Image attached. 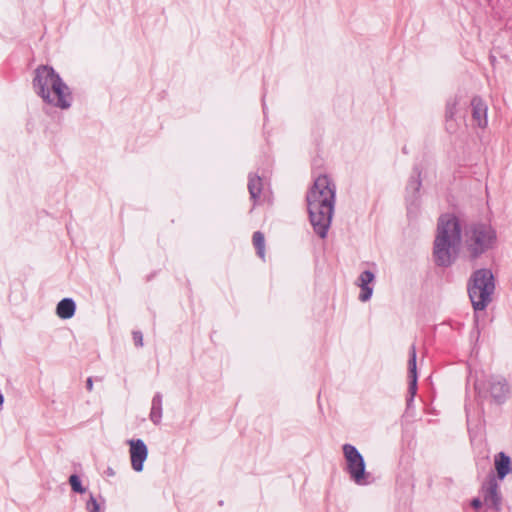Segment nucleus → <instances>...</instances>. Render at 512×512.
Segmentation results:
<instances>
[{"mask_svg": "<svg viewBox=\"0 0 512 512\" xmlns=\"http://www.w3.org/2000/svg\"><path fill=\"white\" fill-rule=\"evenodd\" d=\"M495 468L499 479H504L512 472V462L508 455L500 452L495 456Z\"/></svg>", "mask_w": 512, "mask_h": 512, "instance_id": "obj_13", "label": "nucleus"}, {"mask_svg": "<svg viewBox=\"0 0 512 512\" xmlns=\"http://www.w3.org/2000/svg\"><path fill=\"white\" fill-rule=\"evenodd\" d=\"M490 58H491L492 62H495V57L494 56H491Z\"/></svg>", "mask_w": 512, "mask_h": 512, "instance_id": "obj_25", "label": "nucleus"}, {"mask_svg": "<svg viewBox=\"0 0 512 512\" xmlns=\"http://www.w3.org/2000/svg\"><path fill=\"white\" fill-rule=\"evenodd\" d=\"M484 502H482L479 498H474L472 501H471V506L475 509H479L482 504Z\"/></svg>", "mask_w": 512, "mask_h": 512, "instance_id": "obj_22", "label": "nucleus"}, {"mask_svg": "<svg viewBox=\"0 0 512 512\" xmlns=\"http://www.w3.org/2000/svg\"><path fill=\"white\" fill-rule=\"evenodd\" d=\"M335 202V182L326 174L319 175L306 193V203L310 223L321 239L327 237L334 215Z\"/></svg>", "mask_w": 512, "mask_h": 512, "instance_id": "obj_1", "label": "nucleus"}, {"mask_svg": "<svg viewBox=\"0 0 512 512\" xmlns=\"http://www.w3.org/2000/svg\"><path fill=\"white\" fill-rule=\"evenodd\" d=\"M408 377H417L416 347L412 345L409 351Z\"/></svg>", "mask_w": 512, "mask_h": 512, "instance_id": "obj_17", "label": "nucleus"}, {"mask_svg": "<svg viewBox=\"0 0 512 512\" xmlns=\"http://www.w3.org/2000/svg\"><path fill=\"white\" fill-rule=\"evenodd\" d=\"M457 106H458V101L456 98L450 99L446 103V107H445L446 130L450 133L456 132L457 128H458V125L455 121Z\"/></svg>", "mask_w": 512, "mask_h": 512, "instance_id": "obj_12", "label": "nucleus"}, {"mask_svg": "<svg viewBox=\"0 0 512 512\" xmlns=\"http://www.w3.org/2000/svg\"><path fill=\"white\" fill-rule=\"evenodd\" d=\"M3 401H4V398H3V396L0 394V406L3 404Z\"/></svg>", "mask_w": 512, "mask_h": 512, "instance_id": "obj_24", "label": "nucleus"}, {"mask_svg": "<svg viewBox=\"0 0 512 512\" xmlns=\"http://www.w3.org/2000/svg\"><path fill=\"white\" fill-rule=\"evenodd\" d=\"M128 444L130 446V459L132 468L140 472L143 470V463L147 459L148 449L145 443L140 440H129Z\"/></svg>", "mask_w": 512, "mask_h": 512, "instance_id": "obj_8", "label": "nucleus"}, {"mask_svg": "<svg viewBox=\"0 0 512 512\" xmlns=\"http://www.w3.org/2000/svg\"><path fill=\"white\" fill-rule=\"evenodd\" d=\"M86 507L89 512L99 511V504L93 496H91L90 499L87 501Z\"/></svg>", "mask_w": 512, "mask_h": 512, "instance_id": "obj_20", "label": "nucleus"}, {"mask_svg": "<svg viewBox=\"0 0 512 512\" xmlns=\"http://www.w3.org/2000/svg\"><path fill=\"white\" fill-rule=\"evenodd\" d=\"M248 190L254 204H258L263 190V180L256 174H250L248 179Z\"/></svg>", "mask_w": 512, "mask_h": 512, "instance_id": "obj_14", "label": "nucleus"}, {"mask_svg": "<svg viewBox=\"0 0 512 512\" xmlns=\"http://www.w3.org/2000/svg\"><path fill=\"white\" fill-rule=\"evenodd\" d=\"M475 388L479 394L489 395L496 404H503L510 394V386L501 376H491L485 382L477 384Z\"/></svg>", "mask_w": 512, "mask_h": 512, "instance_id": "obj_7", "label": "nucleus"}, {"mask_svg": "<svg viewBox=\"0 0 512 512\" xmlns=\"http://www.w3.org/2000/svg\"><path fill=\"white\" fill-rule=\"evenodd\" d=\"M34 86L38 93L49 104L66 109L71 104V92L53 68L40 66L36 69Z\"/></svg>", "mask_w": 512, "mask_h": 512, "instance_id": "obj_3", "label": "nucleus"}, {"mask_svg": "<svg viewBox=\"0 0 512 512\" xmlns=\"http://www.w3.org/2000/svg\"><path fill=\"white\" fill-rule=\"evenodd\" d=\"M375 279L374 274L369 271H363L358 278V286L361 288V292L359 294V300L362 302L368 301L373 293V288L370 286Z\"/></svg>", "mask_w": 512, "mask_h": 512, "instance_id": "obj_11", "label": "nucleus"}, {"mask_svg": "<svg viewBox=\"0 0 512 512\" xmlns=\"http://www.w3.org/2000/svg\"><path fill=\"white\" fill-rule=\"evenodd\" d=\"M462 226L453 213L439 216L433 243V258L437 266L449 267L457 258L461 244Z\"/></svg>", "mask_w": 512, "mask_h": 512, "instance_id": "obj_2", "label": "nucleus"}, {"mask_svg": "<svg viewBox=\"0 0 512 512\" xmlns=\"http://www.w3.org/2000/svg\"><path fill=\"white\" fill-rule=\"evenodd\" d=\"M483 502L485 505L493 508L496 511L500 510L501 496L498 491V484L494 477H492L486 486L482 488Z\"/></svg>", "mask_w": 512, "mask_h": 512, "instance_id": "obj_9", "label": "nucleus"}, {"mask_svg": "<svg viewBox=\"0 0 512 512\" xmlns=\"http://www.w3.org/2000/svg\"><path fill=\"white\" fill-rule=\"evenodd\" d=\"M133 339L137 346L143 345V336L140 332H134L133 333Z\"/></svg>", "mask_w": 512, "mask_h": 512, "instance_id": "obj_21", "label": "nucleus"}, {"mask_svg": "<svg viewBox=\"0 0 512 512\" xmlns=\"http://www.w3.org/2000/svg\"><path fill=\"white\" fill-rule=\"evenodd\" d=\"M342 449L347 464L346 471L350 478L358 485L367 484L363 456L357 448L351 444H344Z\"/></svg>", "mask_w": 512, "mask_h": 512, "instance_id": "obj_6", "label": "nucleus"}, {"mask_svg": "<svg viewBox=\"0 0 512 512\" xmlns=\"http://www.w3.org/2000/svg\"><path fill=\"white\" fill-rule=\"evenodd\" d=\"M472 119L474 123L480 128H486L488 124L487 119V105L479 96H474L471 100Z\"/></svg>", "mask_w": 512, "mask_h": 512, "instance_id": "obj_10", "label": "nucleus"}, {"mask_svg": "<svg viewBox=\"0 0 512 512\" xmlns=\"http://www.w3.org/2000/svg\"><path fill=\"white\" fill-rule=\"evenodd\" d=\"M92 387H93L92 379L88 378V380H87V388H88V390L91 391Z\"/></svg>", "mask_w": 512, "mask_h": 512, "instance_id": "obj_23", "label": "nucleus"}, {"mask_svg": "<svg viewBox=\"0 0 512 512\" xmlns=\"http://www.w3.org/2000/svg\"><path fill=\"white\" fill-rule=\"evenodd\" d=\"M497 239L496 230L488 223H471L464 228V246L471 259L494 249Z\"/></svg>", "mask_w": 512, "mask_h": 512, "instance_id": "obj_4", "label": "nucleus"}, {"mask_svg": "<svg viewBox=\"0 0 512 512\" xmlns=\"http://www.w3.org/2000/svg\"><path fill=\"white\" fill-rule=\"evenodd\" d=\"M409 378V386H408V398L406 399L407 406L409 407L414 400V397L417 392V377H408Z\"/></svg>", "mask_w": 512, "mask_h": 512, "instance_id": "obj_18", "label": "nucleus"}, {"mask_svg": "<svg viewBox=\"0 0 512 512\" xmlns=\"http://www.w3.org/2000/svg\"><path fill=\"white\" fill-rule=\"evenodd\" d=\"M468 295L476 311L484 310L492 301L495 280L490 269L481 268L473 272L468 282Z\"/></svg>", "mask_w": 512, "mask_h": 512, "instance_id": "obj_5", "label": "nucleus"}, {"mask_svg": "<svg viewBox=\"0 0 512 512\" xmlns=\"http://www.w3.org/2000/svg\"><path fill=\"white\" fill-rule=\"evenodd\" d=\"M56 313L62 319L71 318L75 313L74 302L68 298L61 300L57 305Z\"/></svg>", "mask_w": 512, "mask_h": 512, "instance_id": "obj_15", "label": "nucleus"}, {"mask_svg": "<svg viewBox=\"0 0 512 512\" xmlns=\"http://www.w3.org/2000/svg\"><path fill=\"white\" fill-rule=\"evenodd\" d=\"M253 245L256 249L257 255L264 259L265 257V237L264 234L260 231H256L253 234Z\"/></svg>", "mask_w": 512, "mask_h": 512, "instance_id": "obj_16", "label": "nucleus"}, {"mask_svg": "<svg viewBox=\"0 0 512 512\" xmlns=\"http://www.w3.org/2000/svg\"><path fill=\"white\" fill-rule=\"evenodd\" d=\"M69 483H70L72 489L75 492H78V493H83L84 492V489L81 486V483H80V480H79L78 476L71 475L70 478H69Z\"/></svg>", "mask_w": 512, "mask_h": 512, "instance_id": "obj_19", "label": "nucleus"}]
</instances>
